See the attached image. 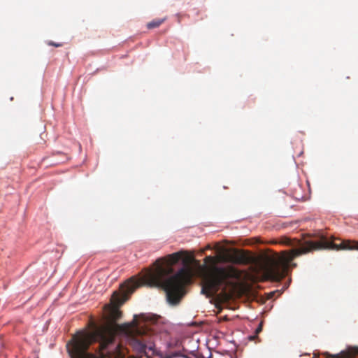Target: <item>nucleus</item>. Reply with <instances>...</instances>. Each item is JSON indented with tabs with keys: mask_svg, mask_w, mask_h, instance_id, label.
Returning <instances> with one entry per match:
<instances>
[{
	"mask_svg": "<svg viewBox=\"0 0 358 358\" xmlns=\"http://www.w3.org/2000/svg\"><path fill=\"white\" fill-rule=\"evenodd\" d=\"M282 243L292 247L293 249L282 252L278 257L267 258L262 265V271L266 278L275 281H279L286 276L290 262L296 257L313 250L327 248L330 245L329 242L325 241H314L308 240L301 241L287 237L283 238Z\"/></svg>",
	"mask_w": 358,
	"mask_h": 358,
	"instance_id": "7ed1b4c3",
	"label": "nucleus"
},
{
	"mask_svg": "<svg viewBox=\"0 0 358 358\" xmlns=\"http://www.w3.org/2000/svg\"><path fill=\"white\" fill-rule=\"evenodd\" d=\"M165 19H154L151 22L147 24L148 29H152L159 27L164 22Z\"/></svg>",
	"mask_w": 358,
	"mask_h": 358,
	"instance_id": "6e6552de",
	"label": "nucleus"
},
{
	"mask_svg": "<svg viewBox=\"0 0 358 358\" xmlns=\"http://www.w3.org/2000/svg\"><path fill=\"white\" fill-rule=\"evenodd\" d=\"M358 355L357 347H348L345 350L341 351L340 353L331 355V358H353Z\"/></svg>",
	"mask_w": 358,
	"mask_h": 358,
	"instance_id": "423d86ee",
	"label": "nucleus"
},
{
	"mask_svg": "<svg viewBox=\"0 0 358 358\" xmlns=\"http://www.w3.org/2000/svg\"><path fill=\"white\" fill-rule=\"evenodd\" d=\"M122 303L119 296L114 294L111 303L104 307L106 322L100 327L94 325L90 331H80L72 337L66 344L71 358H96L94 355L87 352V350L96 341L99 342L100 350L103 353L107 354L110 358H125L127 349L121 344L114 343L115 335L120 331L131 335L130 345L138 353L148 358H152L156 354L154 344L147 342L144 337L145 331L137 325L138 322L136 315H134V320L130 323L133 324L132 327L127 324L120 326L116 323L122 317V312L119 309Z\"/></svg>",
	"mask_w": 358,
	"mask_h": 358,
	"instance_id": "f257e3e1",
	"label": "nucleus"
},
{
	"mask_svg": "<svg viewBox=\"0 0 358 358\" xmlns=\"http://www.w3.org/2000/svg\"><path fill=\"white\" fill-rule=\"evenodd\" d=\"M166 358H170V357H166Z\"/></svg>",
	"mask_w": 358,
	"mask_h": 358,
	"instance_id": "2eb2a0df",
	"label": "nucleus"
},
{
	"mask_svg": "<svg viewBox=\"0 0 358 358\" xmlns=\"http://www.w3.org/2000/svg\"><path fill=\"white\" fill-rule=\"evenodd\" d=\"M143 320L145 321V322H148V321H152V318L150 317H143Z\"/></svg>",
	"mask_w": 358,
	"mask_h": 358,
	"instance_id": "f8f14e48",
	"label": "nucleus"
},
{
	"mask_svg": "<svg viewBox=\"0 0 358 358\" xmlns=\"http://www.w3.org/2000/svg\"><path fill=\"white\" fill-rule=\"evenodd\" d=\"M48 45L55 46V47H61L62 46V43H55L53 41H48Z\"/></svg>",
	"mask_w": 358,
	"mask_h": 358,
	"instance_id": "1a4fd4ad",
	"label": "nucleus"
},
{
	"mask_svg": "<svg viewBox=\"0 0 358 358\" xmlns=\"http://www.w3.org/2000/svg\"><path fill=\"white\" fill-rule=\"evenodd\" d=\"M313 358H316L315 356L313 357Z\"/></svg>",
	"mask_w": 358,
	"mask_h": 358,
	"instance_id": "4468645a",
	"label": "nucleus"
},
{
	"mask_svg": "<svg viewBox=\"0 0 358 358\" xmlns=\"http://www.w3.org/2000/svg\"><path fill=\"white\" fill-rule=\"evenodd\" d=\"M255 337H256V336H252L250 337V340H254Z\"/></svg>",
	"mask_w": 358,
	"mask_h": 358,
	"instance_id": "ddd939ff",
	"label": "nucleus"
},
{
	"mask_svg": "<svg viewBox=\"0 0 358 358\" xmlns=\"http://www.w3.org/2000/svg\"><path fill=\"white\" fill-rule=\"evenodd\" d=\"M262 330V324H259L258 327L255 330V334L257 335L259 332H261Z\"/></svg>",
	"mask_w": 358,
	"mask_h": 358,
	"instance_id": "9d476101",
	"label": "nucleus"
},
{
	"mask_svg": "<svg viewBox=\"0 0 358 358\" xmlns=\"http://www.w3.org/2000/svg\"><path fill=\"white\" fill-rule=\"evenodd\" d=\"M227 260L236 264H246L250 258L244 250L234 249L231 253L227 255Z\"/></svg>",
	"mask_w": 358,
	"mask_h": 358,
	"instance_id": "39448f33",
	"label": "nucleus"
},
{
	"mask_svg": "<svg viewBox=\"0 0 358 358\" xmlns=\"http://www.w3.org/2000/svg\"><path fill=\"white\" fill-rule=\"evenodd\" d=\"M238 276V271L233 266H215L204 280L201 293L211 296L222 288V292L227 294L234 289V282L232 280Z\"/></svg>",
	"mask_w": 358,
	"mask_h": 358,
	"instance_id": "20e7f679",
	"label": "nucleus"
},
{
	"mask_svg": "<svg viewBox=\"0 0 358 358\" xmlns=\"http://www.w3.org/2000/svg\"><path fill=\"white\" fill-rule=\"evenodd\" d=\"M333 248L336 250H358V241L346 240L340 245L333 244Z\"/></svg>",
	"mask_w": 358,
	"mask_h": 358,
	"instance_id": "0eeeda50",
	"label": "nucleus"
},
{
	"mask_svg": "<svg viewBox=\"0 0 358 358\" xmlns=\"http://www.w3.org/2000/svg\"><path fill=\"white\" fill-rule=\"evenodd\" d=\"M181 258L179 252L169 255L155 261L152 268H146L140 278H131L122 286L125 294H132L137 288L145 285L163 289L171 303H178L185 294V286L190 283L192 271L190 268H182L175 275L173 266Z\"/></svg>",
	"mask_w": 358,
	"mask_h": 358,
	"instance_id": "f03ea898",
	"label": "nucleus"
},
{
	"mask_svg": "<svg viewBox=\"0 0 358 358\" xmlns=\"http://www.w3.org/2000/svg\"><path fill=\"white\" fill-rule=\"evenodd\" d=\"M205 262H214V258L211 256H208L205 258Z\"/></svg>",
	"mask_w": 358,
	"mask_h": 358,
	"instance_id": "9b49d317",
	"label": "nucleus"
}]
</instances>
